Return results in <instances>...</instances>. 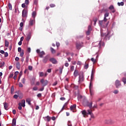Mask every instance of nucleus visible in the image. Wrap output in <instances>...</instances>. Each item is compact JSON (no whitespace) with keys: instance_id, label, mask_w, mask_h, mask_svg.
<instances>
[{"instance_id":"obj_59","label":"nucleus","mask_w":126,"mask_h":126,"mask_svg":"<svg viewBox=\"0 0 126 126\" xmlns=\"http://www.w3.org/2000/svg\"><path fill=\"white\" fill-rule=\"evenodd\" d=\"M19 87L22 88V87H23V85L20 82L19 83Z\"/></svg>"},{"instance_id":"obj_15","label":"nucleus","mask_w":126,"mask_h":126,"mask_svg":"<svg viewBox=\"0 0 126 126\" xmlns=\"http://www.w3.org/2000/svg\"><path fill=\"white\" fill-rule=\"evenodd\" d=\"M0 53L3 55L4 54L5 58H7V57H8V53L7 52H4V51L3 50H0Z\"/></svg>"},{"instance_id":"obj_20","label":"nucleus","mask_w":126,"mask_h":126,"mask_svg":"<svg viewBox=\"0 0 126 126\" xmlns=\"http://www.w3.org/2000/svg\"><path fill=\"white\" fill-rule=\"evenodd\" d=\"M19 74V72L18 71L15 72L14 76L13 77V79H14V80H16L17 78V75H18Z\"/></svg>"},{"instance_id":"obj_8","label":"nucleus","mask_w":126,"mask_h":126,"mask_svg":"<svg viewBox=\"0 0 126 126\" xmlns=\"http://www.w3.org/2000/svg\"><path fill=\"white\" fill-rule=\"evenodd\" d=\"M91 31H92V28L91 27V26H89L88 31L86 32V35H87V36H89V35H90V33H91Z\"/></svg>"},{"instance_id":"obj_5","label":"nucleus","mask_w":126,"mask_h":126,"mask_svg":"<svg viewBox=\"0 0 126 126\" xmlns=\"http://www.w3.org/2000/svg\"><path fill=\"white\" fill-rule=\"evenodd\" d=\"M31 37H32V32H30L27 34L26 40L27 42H29V41H30Z\"/></svg>"},{"instance_id":"obj_57","label":"nucleus","mask_w":126,"mask_h":126,"mask_svg":"<svg viewBox=\"0 0 126 126\" xmlns=\"http://www.w3.org/2000/svg\"><path fill=\"white\" fill-rule=\"evenodd\" d=\"M37 96L38 98H41V97H42V94H38Z\"/></svg>"},{"instance_id":"obj_49","label":"nucleus","mask_w":126,"mask_h":126,"mask_svg":"<svg viewBox=\"0 0 126 126\" xmlns=\"http://www.w3.org/2000/svg\"><path fill=\"white\" fill-rule=\"evenodd\" d=\"M27 52H28V53H31V48L30 47H28L27 48Z\"/></svg>"},{"instance_id":"obj_18","label":"nucleus","mask_w":126,"mask_h":126,"mask_svg":"<svg viewBox=\"0 0 126 126\" xmlns=\"http://www.w3.org/2000/svg\"><path fill=\"white\" fill-rule=\"evenodd\" d=\"M45 52L44 51H41L39 52V53L38 54V56L39 57H40V58H43L44 56H45Z\"/></svg>"},{"instance_id":"obj_24","label":"nucleus","mask_w":126,"mask_h":126,"mask_svg":"<svg viewBox=\"0 0 126 126\" xmlns=\"http://www.w3.org/2000/svg\"><path fill=\"white\" fill-rule=\"evenodd\" d=\"M19 103H21L22 107H25V99L22 100L21 102H19Z\"/></svg>"},{"instance_id":"obj_2","label":"nucleus","mask_w":126,"mask_h":126,"mask_svg":"<svg viewBox=\"0 0 126 126\" xmlns=\"http://www.w3.org/2000/svg\"><path fill=\"white\" fill-rule=\"evenodd\" d=\"M99 25L101 27L104 26H108L109 25V22H107L106 23L103 20L99 21Z\"/></svg>"},{"instance_id":"obj_46","label":"nucleus","mask_w":126,"mask_h":126,"mask_svg":"<svg viewBox=\"0 0 126 126\" xmlns=\"http://www.w3.org/2000/svg\"><path fill=\"white\" fill-rule=\"evenodd\" d=\"M25 81H26V80L25 79V78H23L22 80V83L23 84H25Z\"/></svg>"},{"instance_id":"obj_22","label":"nucleus","mask_w":126,"mask_h":126,"mask_svg":"<svg viewBox=\"0 0 126 126\" xmlns=\"http://www.w3.org/2000/svg\"><path fill=\"white\" fill-rule=\"evenodd\" d=\"M26 101L29 105H31V101H32L31 98H28L26 99Z\"/></svg>"},{"instance_id":"obj_19","label":"nucleus","mask_w":126,"mask_h":126,"mask_svg":"<svg viewBox=\"0 0 126 126\" xmlns=\"http://www.w3.org/2000/svg\"><path fill=\"white\" fill-rule=\"evenodd\" d=\"M3 104L5 110L7 111V110H8V104L6 102H4Z\"/></svg>"},{"instance_id":"obj_48","label":"nucleus","mask_w":126,"mask_h":126,"mask_svg":"<svg viewBox=\"0 0 126 126\" xmlns=\"http://www.w3.org/2000/svg\"><path fill=\"white\" fill-rule=\"evenodd\" d=\"M103 21L104 22L106 23L107 21H108V19H107L106 17H104V19L103 20Z\"/></svg>"},{"instance_id":"obj_36","label":"nucleus","mask_w":126,"mask_h":126,"mask_svg":"<svg viewBox=\"0 0 126 126\" xmlns=\"http://www.w3.org/2000/svg\"><path fill=\"white\" fill-rule=\"evenodd\" d=\"M82 114L84 116H87V113L86 112V111L83 110L82 111Z\"/></svg>"},{"instance_id":"obj_35","label":"nucleus","mask_w":126,"mask_h":126,"mask_svg":"<svg viewBox=\"0 0 126 126\" xmlns=\"http://www.w3.org/2000/svg\"><path fill=\"white\" fill-rule=\"evenodd\" d=\"M20 57H22L24 56V50H22L20 54Z\"/></svg>"},{"instance_id":"obj_55","label":"nucleus","mask_w":126,"mask_h":126,"mask_svg":"<svg viewBox=\"0 0 126 126\" xmlns=\"http://www.w3.org/2000/svg\"><path fill=\"white\" fill-rule=\"evenodd\" d=\"M113 93H114V94H118V93H119V91L116 90L114 91Z\"/></svg>"},{"instance_id":"obj_44","label":"nucleus","mask_w":126,"mask_h":126,"mask_svg":"<svg viewBox=\"0 0 126 126\" xmlns=\"http://www.w3.org/2000/svg\"><path fill=\"white\" fill-rule=\"evenodd\" d=\"M59 68H60V73L61 74H62V73H63V66L62 68L60 67Z\"/></svg>"},{"instance_id":"obj_26","label":"nucleus","mask_w":126,"mask_h":126,"mask_svg":"<svg viewBox=\"0 0 126 126\" xmlns=\"http://www.w3.org/2000/svg\"><path fill=\"white\" fill-rule=\"evenodd\" d=\"M12 126H16V119H13L12 120Z\"/></svg>"},{"instance_id":"obj_63","label":"nucleus","mask_w":126,"mask_h":126,"mask_svg":"<svg viewBox=\"0 0 126 126\" xmlns=\"http://www.w3.org/2000/svg\"><path fill=\"white\" fill-rule=\"evenodd\" d=\"M18 51L20 52L22 51V50H21V47H18Z\"/></svg>"},{"instance_id":"obj_62","label":"nucleus","mask_w":126,"mask_h":126,"mask_svg":"<svg viewBox=\"0 0 126 126\" xmlns=\"http://www.w3.org/2000/svg\"><path fill=\"white\" fill-rule=\"evenodd\" d=\"M56 46L57 48H59V47H60V44L59 43V42H56Z\"/></svg>"},{"instance_id":"obj_38","label":"nucleus","mask_w":126,"mask_h":126,"mask_svg":"<svg viewBox=\"0 0 126 126\" xmlns=\"http://www.w3.org/2000/svg\"><path fill=\"white\" fill-rule=\"evenodd\" d=\"M8 7H9V9H10V10H12V5H11V4L10 3H9L8 4Z\"/></svg>"},{"instance_id":"obj_25","label":"nucleus","mask_w":126,"mask_h":126,"mask_svg":"<svg viewBox=\"0 0 126 126\" xmlns=\"http://www.w3.org/2000/svg\"><path fill=\"white\" fill-rule=\"evenodd\" d=\"M94 71L93 69L92 71V74H91V80L92 81L93 78H94Z\"/></svg>"},{"instance_id":"obj_12","label":"nucleus","mask_w":126,"mask_h":126,"mask_svg":"<svg viewBox=\"0 0 126 126\" xmlns=\"http://www.w3.org/2000/svg\"><path fill=\"white\" fill-rule=\"evenodd\" d=\"M110 33H111L110 32H108L107 33V34L105 33L103 36L106 39H110V37H111V34H110Z\"/></svg>"},{"instance_id":"obj_29","label":"nucleus","mask_w":126,"mask_h":126,"mask_svg":"<svg viewBox=\"0 0 126 126\" xmlns=\"http://www.w3.org/2000/svg\"><path fill=\"white\" fill-rule=\"evenodd\" d=\"M117 4L119 5V6H123V5L125 4V3H124V2H118Z\"/></svg>"},{"instance_id":"obj_10","label":"nucleus","mask_w":126,"mask_h":126,"mask_svg":"<svg viewBox=\"0 0 126 126\" xmlns=\"http://www.w3.org/2000/svg\"><path fill=\"white\" fill-rule=\"evenodd\" d=\"M49 59H50V56L47 55L43 58V63H47V62H48Z\"/></svg>"},{"instance_id":"obj_21","label":"nucleus","mask_w":126,"mask_h":126,"mask_svg":"<svg viewBox=\"0 0 126 126\" xmlns=\"http://www.w3.org/2000/svg\"><path fill=\"white\" fill-rule=\"evenodd\" d=\"M16 68H17V69H20V67H21V66L20 65V63L19 62H17L16 64Z\"/></svg>"},{"instance_id":"obj_41","label":"nucleus","mask_w":126,"mask_h":126,"mask_svg":"<svg viewBox=\"0 0 126 126\" xmlns=\"http://www.w3.org/2000/svg\"><path fill=\"white\" fill-rule=\"evenodd\" d=\"M103 12H108V9H103L101 10V13H103Z\"/></svg>"},{"instance_id":"obj_56","label":"nucleus","mask_w":126,"mask_h":126,"mask_svg":"<svg viewBox=\"0 0 126 126\" xmlns=\"http://www.w3.org/2000/svg\"><path fill=\"white\" fill-rule=\"evenodd\" d=\"M92 109H97V104H94Z\"/></svg>"},{"instance_id":"obj_33","label":"nucleus","mask_w":126,"mask_h":126,"mask_svg":"<svg viewBox=\"0 0 126 126\" xmlns=\"http://www.w3.org/2000/svg\"><path fill=\"white\" fill-rule=\"evenodd\" d=\"M122 81L124 83V84H126V78L123 77L122 79Z\"/></svg>"},{"instance_id":"obj_32","label":"nucleus","mask_w":126,"mask_h":126,"mask_svg":"<svg viewBox=\"0 0 126 126\" xmlns=\"http://www.w3.org/2000/svg\"><path fill=\"white\" fill-rule=\"evenodd\" d=\"M98 20V19H97V18L96 17H94V19H93V21L94 22V25H96V22H97Z\"/></svg>"},{"instance_id":"obj_30","label":"nucleus","mask_w":126,"mask_h":126,"mask_svg":"<svg viewBox=\"0 0 126 126\" xmlns=\"http://www.w3.org/2000/svg\"><path fill=\"white\" fill-rule=\"evenodd\" d=\"M9 45V42H8V41L5 40V46L7 47H8Z\"/></svg>"},{"instance_id":"obj_53","label":"nucleus","mask_w":126,"mask_h":126,"mask_svg":"<svg viewBox=\"0 0 126 126\" xmlns=\"http://www.w3.org/2000/svg\"><path fill=\"white\" fill-rule=\"evenodd\" d=\"M33 90H34V91H37V90H38V87H34L33 88Z\"/></svg>"},{"instance_id":"obj_39","label":"nucleus","mask_w":126,"mask_h":126,"mask_svg":"<svg viewBox=\"0 0 126 126\" xmlns=\"http://www.w3.org/2000/svg\"><path fill=\"white\" fill-rule=\"evenodd\" d=\"M45 118H46L47 122H50L51 121V117H50V116H47L45 117Z\"/></svg>"},{"instance_id":"obj_37","label":"nucleus","mask_w":126,"mask_h":126,"mask_svg":"<svg viewBox=\"0 0 126 126\" xmlns=\"http://www.w3.org/2000/svg\"><path fill=\"white\" fill-rule=\"evenodd\" d=\"M36 11H33V12H32V17H33V18H35V17H36Z\"/></svg>"},{"instance_id":"obj_40","label":"nucleus","mask_w":126,"mask_h":126,"mask_svg":"<svg viewBox=\"0 0 126 126\" xmlns=\"http://www.w3.org/2000/svg\"><path fill=\"white\" fill-rule=\"evenodd\" d=\"M14 91V88L13 86L11 87V94H13V92Z\"/></svg>"},{"instance_id":"obj_4","label":"nucleus","mask_w":126,"mask_h":126,"mask_svg":"<svg viewBox=\"0 0 126 126\" xmlns=\"http://www.w3.org/2000/svg\"><path fill=\"white\" fill-rule=\"evenodd\" d=\"M115 122L112 119H106L104 120V124H105V125H113V124Z\"/></svg>"},{"instance_id":"obj_51","label":"nucleus","mask_w":126,"mask_h":126,"mask_svg":"<svg viewBox=\"0 0 126 126\" xmlns=\"http://www.w3.org/2000/svg\"><path fill=\"white\" fill-rule=\"evenodd\" d=\"M25 3L27 5L29 4V0H25Z\"/></svg>"},{"instance_id":"obj_27","label":"nucleus","mask_w":126,"mask_h":126,"mask_svg":"<svg viewBox=\"0 0 126 126\" xmlns=\"http://www.w3.org/2000/svg\"><path fill=\"white\" fill-rule=\"evenodd\" d=\"M50 51H51L52 54H56V50H55L52 47H50Z\"/></svg>"},{"instance_id":"obj_31","label":"nucleus","mask_w":126,"mask_h":126,"mask_svg":"<svg viewBox=\"0 0 126 126\" xmlns=\"http://www.w3.org/2000/svg\"><path fill=\"white\" fill-rule=\"evenodd\" d=\"M4 64H5V63L3 62L0 63V67L1 68V67H3V66H4Z\"/></svg>"},{"instance_id":"obj_13","label":"nucleus","mask_w":126,"mask_h":126,"mask_svg":"<svg viewBox=\"0 0 126 126\" xmlns=\"http://www.w3.org/2000/svg\"><path fill=\"white\" fill-rule=\"evenodd\" d=\"M109 9H110V10H112V12L113 13H115V12H116V10H115V7L113 5H111L109 7Z\"/></svg>"},{"instance_id":"obj_23","label":"nucleus","mask_w":126,"mask_h":126,"mask_svg":"<svg viewBox=\"0 0 126 126\" xmlns=\"http://www.w3.org/2000/svg\"><path fill=\"white\" fill-rule=\"evenodd\" d=\"M23 22H21L20 24V28H19V30L20 31H22L23 29Z\"/></svg>"},{"instance_id":"obj_1","label":"nucleus","mask_w":126,"mask_h":126,"mask_svg":"<svg viewBox=\"0 0 126 126\" xmlns=\"http://www.w3.org/2000/svg\"><path fill=\"white\" fill-rule=\"evenodd\" d=\"M40 83L41 84L42 87H45V86H47V85H48L49 81H48L47 80L41 79L40 80Z\"/></svg>"},{"instance_id":"obj_28","label":"nucleus","mask_w":126,"mask_h":126,"mask_svg":"<svg viewBox=\"0 0 126 126\" xmlns=\"http://www.w3.org/2000/svg\"><path fill=\"white\" fill-rule=\"evenodd\" d=\"M38 74H39V77H43V76H44V72H39Z\"/></svg>"},{"instance_id":"obj_14","label":"nucleus","mask_w":126,"mask_h":126,"mask_svg":"<svg viewBox=\"0 0 126 126\" xmlns=\"http://www.w3.org/2000/svg\"><path fill=\"white\" fill-rule=\"evenodd\" d=\"M27 17V11L25 9L23 10L22 11V17Z\"/></svg>"},{"instance_id":"obj_17","label":"nucleus","mask_w":126,"mask_h":126,"mask_svg":"<svg viewBox=\"0 0 126 126\" xmlns=\"http://www.w3.org/2000/svg\"><path fill=\"white\" fill-rule=\"evenodd\" d=\"M73 75L74 77H77L78 75H79V73L78 72V70H75L74 73H73Z\"/></svg>"},{"instance_id":"obj_11","label":"nucleus","mask_w":126,"mask_h":126,"mask_svg":"<svg viewBox=\"0 0 126 126\" xmlns=\"http://www.w3.org/2000/svg\"><path fill=\"white\" fill-rule=\"evenodd\" d=\"M49 61L50 62H51V63H53L54 64H57V63H58V61H57V60H56V59L54 58L50 59Z\"/></svg>"},{"instance_id":"obj_34","label":"nucleus","mask_w":126,"mask_h":126,"mask_svg":"<svg viewBox=\"0 0 126 126\" xmlns=\"http://www.w3.org/2000/svg\"><path fill=\"white\" fill-rule=\"evenodd\" d=\"M18 109L19 110H22V104H21V103H18Z\"/></svg>"},{"instance_id":"obj_61","label":"nucleus","mask_w":126,"mask_h":126,"mask_svg":"<svg viewBox=\"0 0 126 126\" xmlns=\"http://www.w3.org/2000/svg\"><path fill=\"white\" fill-rule=\"evenodd\" d=\"M93 88V85L91 82L90 84V90H91V89Z\"/></svg>"},{"instance_id":"obj_60","label":"nucleus","mask_w":126,"mask_h":126,"mask_svg":"<svg viewBox=\"0 0 126 126\" xmlns=\"http://www.w3.org/2000/svg\"><path fill=\"white\" fill-rule=\"evenodd\" d=\"M77 64L78 65H81V62L80 61H78L77 63Z\"/></svg>"},{"instance_id":"obj_54","label":"nucleus","mask_w":126,"mask_h":126,"mask_svg":"<svg viewBox=\"0 0 126 126\" xmlns=\"http://www.w3.org/2000/svg\"><path fill=\"white\" fill-rule=\"evenodd\" d=\"M90 94H91V96L94 95V93H93V92L92 91V90H90Z\"/></svg>"},{"instance_id":"obj_43","label":"nucleus","mask_w":126,"mask_h":126,"mask_svg":"<svg viewBox=\"0 0 126 126\" xmlns=\"http://www.w3.org/2000/svg\"><path fill=\"white\" fill-rule=\"evenodd\" d=\"M110 14L109 13V12H106L104 14V17H108L109 16V15Z\"/></svg>"},{"instance_id":"obj_45","label":"nucleus","mask_w":126,"mask_h":126,"mask_svg":"<svg viewBox=\"0 0 126 126\" xmlns=\"http://www.w3.org/2000/svg\"><path fill=\"white\" fill-rule=\"evenodd\" d=\"M89 67V65L88 64H87L84 65L85 69H87V68H88Z\"/></svg>"},{"instance_id":"obj_9","label":"nucleus","mask_w":126,"mask_h":126,"mask_svg":"<svg viewBox=\"0 0 126 126\" xmlns=\"http://www.w3.org/2000/svg\"><path fill=\"white\" fill-rule=\"evenodd\" d=\"M84 81V76L83 75H79L78 83L79 84Z\"/></svg>"},{"instance_id":"obj_47","label":"nucleus","mask_w":126,"mask_h":126,"mask_svg":"<svg viewBox=\"0 0 126 126\" xmlns=\"http://www.w3.org/2000/svg\"><path fill=\"white\" fill-rule=\"evenodd\" d=\"M91 61L92 62H93V63H96V60H95L94 58H92L91 59Z\"/></svg>"},{"instance_id":"obj_64","label":"nucleus","mask_w":126,"mask_h":126,"mask_svg":"<svg viewBox=\"0 0 126 126\" xmlns=\"http://www.w3.org/2000/svg\"><path fill=\"white\" fill-rule=\"evenodd\" d=\"M28 68L29 70H32V66H29Z\"/></svg>"},{"instance_id":"obj_42","label":"nucleus","mask_w":126,"mask_h":126,"mask_svg":"<svg viewBox=\"0 0 126 126\" xmlns=\"http://www.w3.org/2000/svg\"><path fill=\"white\" fill-rule=\"evenodd\" d=\"M88 115H91V114H93L92 110H88Z\"/></svg>"},{"instance_id":"obj_52","label":"nucleus","mask_w":126,"mask_h":126,"mask_svg":"<svg viewBox=\"0 0 126 126\" xmlns=\"http://www.w3.org/2000/svg\"><path fill=\"white\" fill-rule=\"evenodd\" d=\"M78 99L79 100V99H82V95L80 94L78 95Z\"/></svg>"},{"instance_id":"obj_3","label":"nucleus","mask_w":126,"mask_h":126,"mask_svg":"<svg viewBox=\"0 0 126 126\" xmlns=\"http://www.w3.org/2000/svg\"><path fill=\"white\" fill-rule=\"evenodd\" d=\"M84 105L85 106H87V107H89L90 109H92V105H93V103L92 102L89 103V101H87L84 102Z\"/></svg>"},{"instance_id":"obj_16","label":"nucleus","mask_w":126,"mask_h":126,"mask_svg":"<svg viewBox=\"0 0 126 126\" xmlns=\"http://www.w3.org/2000/svg\"><path fill=\"white\" fill-rule=\"evenodd\" d=\"M70 109L71 111H72L73 112H74V110L76 109V104H74L73 105H71L70 107Z\"/></svg>"},{"instance_id":"obj_7","label":"nucleus","mask_w":126,"mask_h":126,"mask_svg":"<svg viewBox=\"0 0 126 126\" xmlns=\"http://www.w3.org/2000/svg\"><path fill=\"white\" fill-rule=\"evenodd\" d=\"M115 86L116 88H120V86H122V84L121 83V81L119 80H116L115 81Z\"/></svg>"},{"instance_id":"obj_58","label":"nucleus","mask_w":126,"mask_h":126,"mask_svg":"<svg viewBox=\"0 0 126 126\" xmlns=\"http://www.w3.org/2000/svg\"><path fill=\"white\" fill-rule=\"evenodd\" d=\"M13 98H14V99H17V98H18V95H17V94H15V95H14V96H13Z\"/></svg>"},{"instance_id":"obj_6","label":"nucleus","mask_w":126,"mask_h":126,"mask_svg":"<svg viewBox=\"0 0 126 126\" xmlns=\"http://www.w3.org/2000/svg\"><path fill=\"white\" fill-rule=\"evenodd\" d=\"M76 49H77V50H80V49H81V48H82V47H83V43H76Z\"/></svg>"},{"instance_id":"obj_50","label":"nucleus","mask_w":126,"mask_h":126,"mask_svg":"<svg viewBox=\"0 0 126 126\" xmlns=\"http://www.w3.org/2000/svg\"><path fill=\"white\" fill-rule=\"evenodd\" d=\"M50 7H55L56 6V4L52 3L50 4Z\"/></svg>"}]
</instances>
